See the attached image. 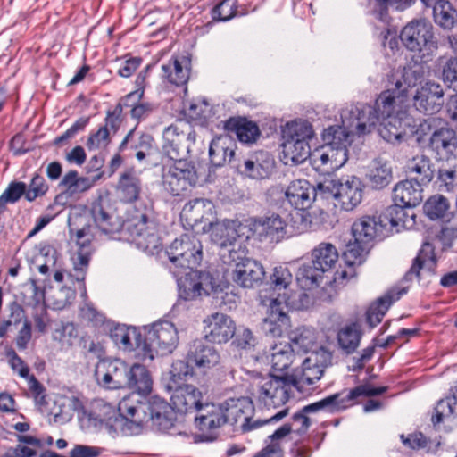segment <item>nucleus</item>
<instances>
[{"mask_svg": "<svg viewBox=\"0 0 457 457\" xmlns=\"http://www.w3.org/2000/svg\"><path fill=\"white\" fill-rule=\"evenodd\" d=\"M49 189L45 178L39 173H35L29 185L26 184V200L33 202L38 197L44 196Z\"/></svg>", "mask_w": 457, "mask_h": 457, "instance_id": "62", "label": "nucleus"}, {"mask_svg": "<svg viewBox=\"0 0 457 457\" xmlns=\"http://www.w3.org/2000/svg\"><path fill=\"white\" fill-rule=\"evenodd\" d=\"M190 62L183 57H171L167 63L162 65V78L176 87L186 86L190 77Z\"/></svg>", "mask_w": 457, "mask_h": 457, "instance_id": "33", "label": "nucleus"}, {"mask_svg": "<svg viewBox=\"0 0 457 457\" xmlns=\"http://www.w3.org/2000/svg\"><path fill=\"white\" fill-rule=\"evenodd\" d=\"M311 296L304 291L295 292L292 294H282L281 303L285 307H292L295 309H307L311 304Z\"/></svg>", "mask_w": 457, "mask_h": 457, "instance_id": "64", "label": "nucleus"}, {"mask_svg": "<svg viewBox=\"0 0 457 457\" xmlns=\"http://www.w3.org/2000/svg\"><path fill=\"white\" fill-rule=\"evenodd\" d=\"M424 67L421 63L412 62L403 68L393 71L388 76L387 89L382 91L372 105L379 121L395 119V107L407 99L409 91L416 87L424 78Z\"/></svg>", "mask_w": 457, "mask_h": 457, "instance_id": "3", "label": "nucleus"}, {"mask_svg": "<svg viewBox=\"0 0 457 457\" xmlns=\"http://www.w3.org/2000/svg\"><path fill=\"white\" fill-rule=\"evenodd\" d=\"M433 18L439 27L450 30L457 23V10L449 1L438 0L433 5Z\"/></svg>", "mask_w": 457, "mask_h": 457, "instance_id": "43", "label": "nucleus"}, {"mask_svg": "<svg viewBox=\"0 0 457 457\" xmlns=\"http://www.w3.org/2000/svg\"><path fill=\"white\" fill-rule=\"evenodd\" d=\"M232 345L237 349L251 350L257 344V338L253 332L245 327L236 328V333L233 336Z\"/></svg>", "mask_w": 457, "mask_h": 457, "instance_id": "63", "label": "nucleus"}, {"mask_svg": "<svg viewBox=\"0 0 457 457\" xmlns=\"http://www.w3.org/2000/svg\"><path fill=\"white\" fill-rule=\"evenodd\" d=\"M214 213L215 206L212 201L206 198H195L184 205L180 218L187 226L194 228L200 223L207 224L212 221Z\"/></svg>", "mask_w": 457, "mask_h": 457, "instance_id": "25", "label": "nucleus"}, {"mask_svg": "<svg viewBox=\"0 0 457 457\" xmlns=\"http://www.w3.org/2000/svg\"><path fill=\"white\" fill-rule=\"evenodd\" d=\"M422 187L407 179L398 182L393 190V201L407 207H415L422 201Z\"/></svg>", "mask_w": 457, "mask_h": 457, "instance_id": "35", "label": "nucleus"}, {"mask_svg": "<svg viewBox=\"0 0 457 457\" xmlns=\"http://www.w3.org/2000/svg\"><path fill=\"white\" fill-rule=\"evenodd\" d=\"M449 202L446 197L436 195L429 197L423 205L424 214L431 220L443 219L448 209Z\"/></svg>", "mask_w": 457, "mask_h": 457, "instance_id": "56", "label": "nucleus"}, {"mask_svg": "<svg viewBox=\"0 0 457 457\" xmlns=\"http://www.w3.org/2000/svg\"><path fill=\"white\" fill-rule=\"evenodd\" d=\"M110 337L119 347L124 350H132L135 345L137 351V337H142L135 328L118 324L111 329Z\"/></svg>", "mask_w": 457, "mask_h": 457, "instance_id": "47", "label": "nucleus"}, {"mask_svg": "<svg viewBox=\"0 0 457 457\" xmlns=\"http://www.w3.org/2000/svg\"><path fill=\"white\" fill-rule=\"evenodd\" d=\"M246 239L256 237L260 241L279 242L286 236V221L277 213L245 220Z\"/></svg>", "mask_w": 457, "mask_h": 457, "instance_id": "16", "label": "nucleus"}, {"mask_svg": "<svg viewBox=\"0 0 457 457\" xmlns=\"http://www.w3.org/2000/svg\"><path fill=\"white\" fill-rule=\"evenodd\" d=\"M394 302L395 299H393V296L390 294H386L378 298L377 301L369 307L366 312V320L370 328H375L382 321L383 317Z\"/></svg>", "mask_w": 457, "mask_h": 457, "instance_id": "51", "label": "nucleus"}, {"mask_svg": "<svg viewBox=\"0 0 457 457\" xmlns=\"http://www.w3.org/2000/svg\"><path fill=\"white\" fill-rule=\"evenodd\" d=\"M208 295L212 296L215 305L225 309H230L237 298L228 283L217 284L214 278L210 286Z\"/></svg>", "mask_w": 457, "mask_h": 457, "instance_id": "50", "label": "nucleus"}, {"mask_svg": "<svg viewBox=\"0 0 457 457\" xmlns=\"http://www.w3.org/2000/svg\"><path fill=\"white\" fill-rule=\"evenodd\" d=\"M129 366L120 360L101 361L95 370L98 384L107 389L127 388Z\"/></svg>", "mask_w": 457, "mask_h": 457, "instance_id": "20", "label": "nucleus"}, {"mask_svg": "<svg viewBox=\"0 0 457 457\" xmlns=\"http://www.w3.org/2000/svg\"><path fill=\"white\" fill-rule=\"evenodd\" d=\"M179 342L177 328L170 321L154 323L145 337H137V354L143 361H153L154 353H170Z\"/></svg>", "mask_w": 457, "mask_h": 457, "instance_id": "6", "label": "nucleus"}, {"mask_svg": "<svg viewBox=\"0 0 457 457\" xmlns=\"http://www.w3.org/2000/svg\"><path fill=\"white\" fill-rule=\"evenodd\" d=\"M428 148L437 161L448 162L457 156V135L448 127H442L432 131Z\"/></svg>", "mask_w": 457, "mask_h": 457, "instance_id": "22", "label": "nucleus"}, {"mask_svg": "<svg viewBox=\"0 0 457 457\" xmlns=\"http://www.w3.org/2000/svg\"><path fill=\"white\" fill-rule=\"evenodd\" d=\"M406 172L411 180L423 187L428 185L434 178V164L428 156L417 155L408 162Z\"/></svg>", "mask_w": 457, "mask_h": 457, "instance_id": "34", "label": "nucleus"}, {"mask_svg": "<svg viewBox=\"0 0 457 457\" xmlns=\"http://www.w3.org/2000/svg\"><path fill=\"white\" fill-rule=\"evenodd\" d=\"M346 121L345 142L349 141L351 136L361 137L370 133L379 120L372 105L357 103L350 109Z\"/></svg>", "mask_w": 457, "mask_h": 457, "instance_id": "18", "label": "nucleus"}, {"mask_svg": "<svg viewBox=\"0 0 457 457\" xmlns=\"http://www.w3.org/2000/svg\"><path fill=\"white\" fill-rule=\"evenodd\" d=\"M129 384L127 388L134 390L130 398V403H134L133 397L135 395L142 397L144 395L148 394L152 389V379L147 369L141 364H133L129 367L128 372Z\"/></svg>", "mask_w": 457, "mask_h": 457, "instance_id": "36", "label": "nucleus"}, {"mask_svg": "<svg viewBox=\"0 0 457 457\" xmlns=\"http://www.w3.org/2000/svg\"><path fill=\"white\" fill-rule=\"evenodd\" d=\"M187 359L196 369L206 372L220 364V354L213 345L197 340L190 345Z\"/></svg>", "mask_w": 457, "mask_h": 457, "instance_id": "27", "label": "nucleus"}, {"mask_svg": "<svg viewBox=\"0 0 457 457\" xmlns=\"http://www.w3.org/2000/svg\"><path fill=\"white\" fill-rule=\"evenodd\" d=\"M363 336L361 326L353 322L345 326V353L350 354L359 347Z\"/></svg>", "mask_w": 457, "mask_h": 457, "instance_id": "61", "label": "nucleus"}, {"mask_svg": "<svg viewBox=\"0 0 457 457\" xmlns=\"http://www.w3.org/2000/svg\"><path fill=\"white\" fill-rule=\"evenodd\" d=\"M326 273L311 260L299 266L295 279L302 289L311 290L321 286Z\"/></svg>", "mask_w": 457, "mask_h": 457, "instance_id": "37", "label": "nucleus"}, {"mask_svg": "<svg viewBox=\"0 0 457 457\" xmlns=\"http://www.w3.org/2000/svg\"><path fill=\"white\" fill-rule=\"evenodd\" d=\"M143 96L144 90L137 89L130 92L123 98L124 106L131 108L130 114L133 119H145L154 109V104L150 103H139Z\"/></svg>", "mask_w": 457, "mask_h": 457, "instance_id": "46", "label": "nucleus"}, {"mask_svg": "<svg viewBox=\"0 0 457 457\" xmlns=\"http://www.w3.org/2000/svg\"><path fill=\"white\" fill-rule=\"evenodd\" d=\"M228 422L231 425L239 420L245 422L253 411V402L249 397L230 398L222 403Z\"/></svg>", "mask_w": 457, "mask_h": 457, "instance_id": "39", "label": "nucleus"}, {"mask_svg": "<svg viewBox=\"0 0 457 457\" xmlns=\"http://www.w3.org/2000/svg\"><path fill=\"white\" fill-rule=\"evenodd\" d=\"M332 353L324 346L313 351L306 357L300 370H295L289 381L292 387L300 388L303 386L313 385L323 375L324 369L331 364Z\"/></svg>", "mask_w": 457, "mask_h": 457, "instance_id": "13", "label": "nucleus"}, {"mask_svg": "<svg viewBox=\"0 0 457 457\" xmlns=\"http://www.w3.org/2000/svg\"><path fill=\"white\" fill-rule=\"evenodd\" d=\"M237 0H222L211 10L212 21L206 27H212V22H226L237 17Z\"/></svg>", "mask_w": 457, "mask_h": 457, "instance_id": "55", "label": "nucleus"}, {"mask_svg": "<svg viewBox=\"0 0 457 457\" xmlns=\"http://www.w3.org/2000/svg\"><path fill=\"white\" fill-rule=\"evenodd\" d=\"M177 283L179 298L189 301L201 296L208 295L210 286L213 278L209 272L199 271L196 268L178 270Z\"/></svg>", "mask_w": 457, "mask_h": 457, "instance_id": "17", "label": "nucleus"}, {"mask_svg": "<svg viewBox=\"0 0 457 457\" xmlns=\"http://www.w3.org/2000/svg\"><path fill=\"white\" fill-rule=\"evenodd\" d=\"M162 153L171 161L187 159L195 142V132L184 122L171 124L162 132Z\"/></svg>", "mask_w": 457, "mask_h": 457, "instance_id": "10", "label": "nucleus"}, {"mask_svg": "<svg viewBox=\"0 0 457 457\" xmlns=\"http://www.w3.org/2000/svg\"><path fill=\"white\" fill-rule=\"evenodd\" d=\"M337 247L328 242H321L311 251V260L327 273L332 270L338 261Z\"/></svg>", "mask_w": 457, "mask_h": 457, "instance_id": "40", "label": "nucleus"}, {"mask_svg": "<svg viewBox=\"0 0 457 457\" xmlns=\"http://www.w3.org/2000/svg\"><path fill=\"white\" fill-rule=\"evenodd\" d=\"M343 182L341 179L328 178L315 187L306 179L293 180L285 192L288 203L302 211L301 219L304 228H312L313 221L310 212H306L320 196L327 202L328 208L334 214L343 211Z\"/></svg>", "mask_w": 457, "mask_h": 457, "instance_id": "2", "label": "nucleus"}, {"mask_svg": "<svg viewBox=\"0 0 457 457\" xmlns=\"http://www.w3.org/2000/svg\"><path fill=\"white\" fill-rule=\"evenodd\" d=\"M195 422L202 432V435L199 436L200 441L212 442L216 440L218 436L216 430L228 422L222 403L203 404L197 411Z\"/></svg>", "mask_w": 457, "mask_h": 457, "instance_id": "19", "label": "nucleus"}, {"mask_svg": "<svg viewBox=\"0 0 457 457\" xmlns=\"http://www.w3.org/2000/svg\"><path fill=\"white\" fill-rule=\"evenodd\" d=\"M76 238L79 249L72 257L73 268L76 272V280L81 283L83 293L86 294L84 281L92 253L90 226L78 229Z\"/></svg>", "mask_w": 457, "mask_h": 457, "instance_id": "23", "label": "nucleus"}, {"mask_svg": "<svg viewBox=\"0 0 457 457\" xmlns=\"http://www.w3.org/2000/svg\"><path fill=\"white\" fill-rule=\"evenodd\" d=\"M452 416L457 417V395H455L447 396L436 403L431 416V422L434 427H436Z\"/></svg>", "mask_w": 457, "mask_h": 457, "instance_id": "53", "label": "nucleus"}, {"mask_svg": "<svg viewBox=\"0 0 457 457\" xmlns=\"http://www.w3.org/2000/svg\"><path fill=\"white\" fill-rule=\"evenodd\" d=\"M411 208L394 203L380 214V222L386 225L388 233L392 228H395L396 231L400 228L410 229L415 225V214Z\"/></svg>", "mask_w": 457, "mask_h": 457, "instance_id": "29", "label": "nucleus"}, {"mask_svg": "<svg viewBox=\"0 0 457 457\" xmlns=\"http://www.w3.org/2000/svg\"><path fill=\"white\" fill-rule=\"evenodd\" d=\"M295 351L287 344L276 345L270 354L271 367L275 371L287 370L293 362Z\"/></svg>", "mask_w": 457, "mask_h": 457, "instance_id": "54", "label": "nucleus"}, {"mask_svg": "<svg viewBox=\"0 0 457 457\" xmlns=\"http://www.w3.org/2000/svg\"><path fill=\"white\" fill-rule=\"evenodd\" d=\"M120 410L129 417L136 418L139 432L144 424H150L153 429L168 433L177 420L174 408L158 395L149 396L145 401L137 399L136 404L130 403V398H123L120 403Z\"/></svg>", "mask_w": 457, "mask_h": 457, "instance_id": "5", "label": "nucleus"}, {"mask_svg": "<svg viewBox=\"0 0 457 457\" xmlns=\"http://www.w3.org/2000/svg\"><path fill=\"white\" fill-rule=\"evenodd\" d=\"M293 283V274L290 270L284 265L276 266L270 276L268 284L270 289L278 294L275 299L281 300L282 294H289V289Z\"/></svg>", "mask_w": 457, "mask_h": 457, "instance_id": "44", "label": "nucleus"}, {"mask_svg": "<svg viewBox=\"0 0 457 457\" xmlns=\"http://www.w3.org/2000/svg\"><path fill=\"white\" fill-rule=\"evenodd\" d=\"M290 433H293L292 426H289L288 423L283 424L276 429L273 434L269 436L271 443L253 457H283L282 447L280 444L276 441L284 438Z\"/></svg>", "mask_w": 457, "mask_h": 457, "instance_id": "52", "label": "nucleus"}, {"mask_svg": "<svg viewBox=\"0 0 457 457\" xmlns=\"http://www.w3.org/2000/svg\"><path fill=\"white\" fill-rule=\"evenodd\" d=\"M288 345L293 348L295 353H300L318 351L317 335L312 328L303 327L298 328L295 336L290 338Z\"/></svg>", "mask_w": 457, "mask_h": 457, "instance_id": "41", "label": "nucleus"}, {"mask_svg": "<svg viewBox=\"0 0 457 457\" xmlns=\"http://www.w3.org/2000/svg\"><path fill=\"white\" fill-rule=\"evenodd\" d=\"M322 331L328 345L343 349V318L340 314L329 315L323 324Z\"/></svg>", "mask_w": 457, "mask_h": 457, "instance_id": "48", "label": "nucleus"}, {"mask_svg": "<svg viewBox=\"0 0 457 457\" xmlns=\"http://www.w3.org/2000/svg\"><path fill=\"white\" fill-rule=\"evenodd\" d=\"M380 220V215L364 216L352 225L354 241L349 242L345 251V280L356 278V267L365 262L369 244L377 237L381 239L388 235V229Z\"/></svg>", "mask_w": 457, "mask_h": 457, "instance_id": "4", "label": "nucleus"}, {"mask_svg": "<svg viewBox=\"0 0 457 457\" xmlns=\"http://www.w3.org/2000/svg\"><path fill=\"white\" fill-rule=\"evenodd\" d=\"M291 393L292 386L287 375H270L257 382L253 386V396L267 408H278L289 400Z\"/></svg>", "mask_w": 457, "mask_h": 457, "instance_id": "11", "label": "nucleus"}, {"mask_svg": "<svg viewBox=\"0 0 457 457\" xmlns=\"http://www.w3.org/2000/svg\"><path fill=\"white\" fill-rule=\"evenodd\" d=\"M95 181L96 179L79 177L77 170H71L62 177L58 187L63 188L70 195H73L87 191L94 186Z\"/></svg>", "mask_w": 457, "mask_h": 457, "instance_id": "45", "label": "nucleus"}, {"mask_svg": "<svg viewBox=\"0 0 457 457\" xmlns=\"http://www.w3.org/2000/svg\"><path fill=\"white\" fill-rule=\"evenodd\" d=\"M149 210H135L124 220L114 213L109 203L99 197L92 203L90 214L98 231L112 239L137 242L145 250H155L160 245V237L155 223L149 218Z\"/></svg>", "mask_w": 457, "mask_h": 457, "instance_id": "1", "label": "nucleus"}, {"mask_svg": "<svg viewBox=\"0 0 457 457\" xmlns=\"http://www.w3.org/2000/svg\"><path fill=\"white\" fill-rule=\"evenodd\" d=\"M225 263L235 267L232 270V280L245 288H253L262 284L265 271L263 266L255 260L245 257V247L238 246V250H229L228 254H222Z\"/></svg>", "mask_w": 457, "mask_h": 457, "instance_id": "9", "label": "nucleus"}, {"mask_svg": "<svg viewBox=\"0 0 457 457\" xmlns=\"http://www.w3.org/2000/svg\"><path fill=\"white\" fill-rule=\"evenodd\" d=\"M369 177L375 187L383 188L392 180L391 168L386 162L375 160Z\"/></svg>", "mask_w": 457, "mask_h": 457, "instance_id": "58", "label": "nucleus"}, {"mask_svg": "<svg viewBox=\"0 0 457 457\" xmlns=\"http://www.w3.org/2000/svg\"><path fill=\"white\" fill-rule=\"evenodd\" d=\"M345 198H347V202L345 201V211L353 210L361 202L362 184L358 178L353 177L345 182Z\"/></svg>", "mask_w": 457, "mask_h": 457, "instance_id": "59", "label": "nucleus"}, {"mask_svg": "<svg viewBox=\"0 0 457 457\" xmlns=\"http://www.w3.org/2000/svg\"><path fill=\"white\" fill-rule=\"evenodd\" d=\"M224 129L243 144L255 143L261 136L257 123L243 116L229 117L224 121Z\"/></svg>", "mask_w": 457, "mask_h": 457, "instance_id": "31", "label": "nucleus"}, {"mask_svg": "<svg viewBox=\"0 0 457 457\" xmlns=\"http://www.w3.org/2000/svg\"><path fill=\"white\" fill-rule=\"evenodd\" d=\"M202 392L193 385H178L170 397L171 406L178 413L198 411L202 403Z\"/></svg>", "mask_w": 457, "mask_h": 457, "instance_id": "28", "label": "nucleus"}, {"mask_svg": "<svg viewBox=\"0 0 457 457\" xmlns=\"http://www.w3.org/2000/svg\"><path fill=\"white\" fill-rule=\"evenodd\" d=\"M236 142L231 136H220L212 140L209 146L210 162L214 167L231 162L235 155Z\"/></svg>", "mask_w": 457, "mask_h": 457, "instance_id": "32", "label": "nucleus"}, {"mask_svg": "<svg viewBox=\"0 0 457 457\" xmlns=\"http://www.w3.org/2000/svg\"><path fill=\"white\" fill-rule=\"evenodd\" d=\"M272 164L273 162L270 160H265L263 163H260L258 161L245 160L244 170L241 172L253 179H265L270 174Z\"/></svg>", "mask_w": 457, "mask_h": 457, "instance_id": "60", "label": "nucleus"}, {"mask_svg": "<svg viewBox=\"0 0 457 457\" xmlns=\"http://www.w3.org/2000/svg\"><path fill=\"white\" fill-rule=\"evenodd\" d=\"M444 104V90L440 84L428 81L417 89L413 105L417 111L427 115L437 113Z\"/></svg>", "mask_w": 457, "mask_h": 457, "instance_id": "21", "label": "nucleus"}, {"mask_svg": "<svg viewBox=\"0 0 457 457\" xmlns=\"http://www.w3.org/2000/svg\"><path fill=\"white\" fill-rule=\"evenodd\" d=\"M314 136L312 124L307 120L287 123L282 129L281 144L284 157L295 164L303 162L311 154L309 140Z\"/></svg>", "mask_w": 457, "mask_h": 457, "instance_id": "7", "label": "nucleus"}, {"mask_svg": "<svg viewBox=\"0 0 457 457\" xmlns=\"http://www.w3.org/2000/svg\"><path fill=\"white\" fill-rule=\"evenodd\" d=\"M400 39L410 51L432 54L437 49L432 24L424 19L409 22L401 31Z\"/></svg>", "mask_w": 457, "mask_h": 457, "instance_id": "14", "label": "nucleus"}, {"mask_svg": "<svg viewBox=\"0 0 457 457\" xmlns=\"http://www.w3.org/2000/svg\"><path fill=\"white\" fill-rule=\"evenodd\" d=\"M285 305L278 299H270L267 316L262 320V329L273 337H279L290 328V318Z\"/></svg>", "mask_w": 457, "mask_h": 457, "instance_id": "26", "label": "nucleus"}, {"mask_svg": "<svg viewBox=\"0 0 457 457\" xmlns=\"http://www.w3.org/2000/svg\"><path fill=\"white\" fill-rule=\"evenodd\" d=\"M204 322V337L214 344L227 343L236 333V324L233 320L223 313L216 312L208 317Z\"/></svg>", "mask_w": 457, "mask_h": 457, "instance_id": "24", "label": "nucleus"}, {"mask_svg": "<svg viewBox=\"0 0 457 457\" xmlns=\"http://www.w3.org/2000/svg\"><path fill=\"white\" fill-rule=\"evenodd\" d=\"M173 162L172 165L163 167L162 185L170 195L179 196L197 184L198 175L195 165L187 159Z\"/></svg>", "mask_w": 457, "mask_h": 457, "instance_id": "12", "label": "nucleus"}, {"mask_svg": "<svg viewBox=\"0 0 457 457\" xmlns=\"http://www.w3.org/2000/svg\"><path fill=\"white\" fill-rule=\"evenodd\" d=\"M170 270L178 276V270L196 268L203 260V245L200 239L191 234H183L176 238L167 248Z\"/></svg>", "mask_w": 457, "mask_h": 457, "instance_id": "8", "label": "nucleus"}, {"mask_svg": "<svg viewBox=\"0 0 457 457\" xmlns=\"http://www.w3.org/2000/svg\"><path fill=\"white\" fill-rule=\"evenodd\" d=\"M117 193L122 202L137 201L141 193L140 179L131 172L122 173L118 182Z\"/></svg>", "mask_w": 457, "mask_h": 457, "instance_id": "42", "label": "nucleus"}, {"mask_svg": "<svg viewBox=\"0 0 457 457\" xmlns=\"http://www.w3.org/2000/svg\"><path fill=\"white\" fill-rule=\"evenodd\" d=\"M380 122L382 127L379 129V134L385 141L395 144L401 142L404 137L405 130L399 119H389Z\"/></svg>", "mask_w": 457, "mask_h": 457, "instance_id": "57", "label": "nucleus"}, {"mask_svg": "<svg viewBox=\"0 0 457 457\" xmlns=\"http://www.w3.org/2000/svg\"><path fill=\"white\" fill-rule=\"evenodd\" d=\"M204 231L210 232L211 240L221 249L238 250L241 244L237 240L245 237L247 227L245 220L242 222L238 220H224L221 222L210 221L203 226Z\"/></svg>", "mask_w": 457, "mask_h": 457, "instance_id": "15", "label": "nucleus"}, {"mask_svg": "<svg viewBox=\"0 0 457 457\" xmlns=\"http://www.w3.org/2000/svg\"><path fill=\"white\" fill-rule=\"evenodd\" d=\"M409 5V0H367V12L383 24L388 25L391 21L390 7L403 11Z\"/></svg>", "mask_w": 457, "mask_h": 457, "instance_id": "38", "label": "nucleus"}, {"mask_svg": "<svg viewBox=\"0 0 457 457\" xmlns=\"http://www.w3.org/2000/svg\"><path fill=\"white\" fill-rule=\"evenodd\" d=\"M342 408L343 399L341 398V394L337 393L330 395L318 402L305 405L300 411L304 416H308V414L315 413L320 411L328 413H335L339 411Z\"/></svg>", "mask_w": 457, "mask_h": 457, "instance_id": "49", "label": "nucleus"}, {"mask_svg": "<svg viewBox=\"0 0 457 457\" xmlns=\"http://www.w3.org/2000/svg\"><path fill=\"white\" fill-rule=\"evenodd\" d=\"M119 411L120 414L113 413L107 419H100L98 425L100 429L104 430L112 437L121 436H132L138 434V425L136 418L129 417L123 411Z\"/></svg>", "mask_w": 457, "mask_h": 457, "instance_id": "30", "label": "nucleus"}]
</instances>
